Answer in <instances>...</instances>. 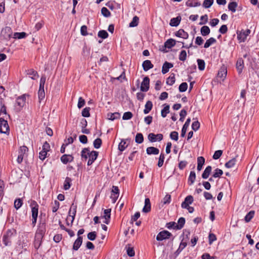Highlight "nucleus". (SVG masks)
I'll return each instance as SVG.
<instances>
[{
	"label": "nucleus",
	"instance_id": "f257e3e1",
	"mask_svg": "<svg viewBox=\"0 0 259 259\" xmlns=\"http://www.w3.org/2000/svg\"><path fill=\"white\" fill-rule=\"evenodd\" d=\"M30 206L31 209V225L34 227L36 225L37 220L39 205L36 201L31 200Z\"/></svg>",
	"mask_w": 259,
	"mask_h": 259
},
{
	"label": "nucleus",
	"instance_id": "f03ea898",
	"mask_svg": "<svg viewBox=\"0 0 259 259\" xmlns=\"http://www.w3.org/2000/svg\"><path fill=\"white\" fill-rule=\"evenodd\" d=\"M17 234V231L14 229H8L3 235V242L5 246H10L12 243V238Z\"/></svg>",
	"mask_w": 259,
	"mask_h": 259
},
{
	"label": "nucleus",
	"instance_id": "7ed1b4c3",
	"mask_svg": "<svg viewBox=\"0 0 259 259\" xmlns=\"http://www.w3.org/2000/svg\"><path fill=\"white\" fill-rule=\"evenodd\" d=\"M26 96H28V95L25 94L17 98L14 105V110L16 112L21 111L25 105Z\"/></svg>",
	"mask_w": 259,
	"mask_h": 259
},
{
	"label": "nucleus",
	"instance_id": "20e7f679",
	"mask_svg": "<svg viewBox=\"0 0 259 259\" xmlns=\"http://www.w3.org/2000/svg\"><path fill=\"white\" fill-rule=\"evenodd\" d=\"M0 133L9 135L10 128L8 121L3 118H0Z\"/></svg>",
	"mask_w": 259,
	"mask_h": 259
},
{
	"label": "nucleus",
	"instance_id": "39448f33",
	"mask_svg": "<svg viewBox=\"0 0 259 259\" xmlns=\"http://www.w3.org/2000/svg\"><path fill=\"white\" fill-rule=\"evenodd\" d=\"M13 34L12 29L9 26H6L2 29L1 33V36L4 39L9 40Z\"/></svg>",
	"mask_w": 259,
	"mask_h": 259
},
{
	"label": "nucleus",
	"instance_id": "423d86ee",
	"mask_svg": "<svg viewBox=\"0 0 259 259\" xmlns=\"http://www.w3.org/2000/svg\"><path fill=\"white\" fill-rule=\"evenodd\" d=\"M172 234L167 230H163L160 232L156 236L157 241H162L165 239H169L172 236Z\"/></svg>",
	"mask_w": 259,
	"mask_h": 259
},
{
	"label": "nucleus",
	"instance_id": "0eeeda50",
	"mask_svg": "<svg viewBox=\"0 0 259 259\" xmlns=\"http://www.w3.org/2000/svg\"><path fill=\"white\" fill-rule=\"evenodd\" d=\"M250 30L247 29L244 31H237V38L240 42H244L247 36L250 33Z\"/></svg>",
	"mask_w": 259,
	"mask_h": 259
},
{
	"label": "nucleus",
	"instance_id": "6e6552de",
	"mask_svg": "<svg viewBox=\"0 0 259 259\" xmlns=\"http://www.w3.org/2000/svg\"><path fill=\"white\" fill-rule=\"evenodd\" d=\"M163 135L161 134H157L156 135L151 133L148 135V139L151 143L156 141H161L163 139Z\"/></svg>",
	"mask_w": 259,
	"mask_h": 259
},
{
	"label": "nucleus",
	"instance_id": "1a4fd4ad",
	"mask_svg": "<svg viewBox=\"0 0 259 259\" xmlns=\"http://www.w3.org/2000/svg\"><path fill=\"white\" fill-rule=\"evenodd\" d=\"M46 231V223H39L38 226V228L37 229L35 236L40 237L41 238H44L45 235Z\"/></svg>",
	"mask_w": 259,
	"mask_h": 259
},
{
	"label": "nucleus",
	"instance_id": "9d476101",
	"mask_svg": "<svg viewBox=\"0 0 259 259\" xmlns=\"http://www.w3.org/2000/svg\"><path fill=\"white\" fill-rule=\"evenodd\" d=\"M150 79L148 76H145L141 83L140 90L142 92H146L149 89Z\"/></svg>",
	"mask_w": 259,
	"mask_h": 259
},
{
	"label": "nucleus",
	"instance_id": "9b49d317",
	"mask_svg": "<svg viewBox=\"0 0 259 259\" xmlns=\"http://www.w3.org/2000/svg\"><path fill=\"white\" fill-rule=\"evenodd\" d=\"M99 155L98 152L96 151H92L90 152L89 154V159L88 161V165H91L96 160Z\"/></svg>",
	"mask_w": 259,
	"mask_h": 259
},
{
	"label": "nucleus",
	"instance_id": "f8f14e48",
	"mask_svg": "<svg viewBox=\"0 0 259 259\" xmlns=\"http://www.w3.org/2000/svg\"><path fill=\"white\" fill-rule=\"evenodd\" d=\"M193 197L191 195L187 196L185 198L184 201L182 203L181 207L183 208H186L187 207H189V204H191L193 202Z\"/></svg>",
	"mask_w": 259,
	"mask_h": 259
},
{
	"label": "nucleus",
	"instance_id": "ddd939ff",
	"mask_svg": "<svg viewBox=\"0 0 259 259\" xmlns=\"http://www.w3.org/2000/svg\"><path fill=\"white\" fill-rule=\"evenodd\" d=\"M175 35L184 39H187L189 37V34L183 29H180L175 32Z\"/></svg>",
	"mask_w": 259,
	"mask_h": 259
},
{
	"label": "nucleus",
	"instance_id": "4468645a",
	"mask_svg": "<svg viewBox=\"0 0 259 259\" xmlns=\"http://www.w3.org/2000/svg\"><path fill=\"white\" fill-rule=\"evenodd\" d=\"M172 63L165 61L162 67V73L164 74L169 71L170 68L173 67Z\"/></svg>",
	"mask_w": 259,
	"mask_h": 259
},
{
	"label": "nucleus",
	"instance_id": "2eb2a0df",
	"mask_svg": "<svg viewBox=\"0 0 259 259\" xmlns=\"http://www.w3.org/2000/svg\"><path fill=\"white\" fill-rule=\"evenodd\" d=\"M82 243V237L78 236L73 243L72 249L75 251L77 250L81 245Z\"/></svg>",
	"mask_w": 259,
	"mask_h": 259
},
{
	"label": "nucleus",
	"instance_id": "dca6fc26",
	"mask_svg": "<svg viewBox=\"0 0 259 259\" xmlns=\"http://www.w3.org/2000/svg\"><path fill=\"white\" fill-rule=\"evenodd\" d=\"M236 67L239 74H240L244 68V60L242 58H239L236 62Z\"/></svg>",
	"mask_w": 259,
	"mask_h": 259
},
{
	"label": "nucleus",
	"instance_id": "f3484780",
	"mask_svg": "<svg viewBox=\"0 0 259 259\" xmlns=\"http://www.w3.org/2000/svg\"><path fill=\"white\" fill-rule=\"evenodd\" d=\"M142 67L145 71H147L149 69L153 68L154 65L150 60H146L143 62Z\"/></svg>",
	"mask_w": 259,
	"mask_h": 259
},
{
	"label": "nucleus",
	"instance_id": "a211bd4d",
	"mask_svg": "<svg viewBox=\"0 0 259 259\" xmlns=\"http://www.w3.org/2000/svg\"><path fill=\"white\" fill-rule=\"evenodd\" d=\"M190 122H191V119H190V118H188L186 120L185 124L183 125L182 128L181 134V136L182 137H184L185 136L187 128L190 125Z\"/></svg>",
	"mask_w": 259,
	"mask_h": 259
},
{
	"label": "nucleus",
	"instance_id": "6ab92c4d",
	"mask_svg": "<svg viewBox=\"0 0 259 259\" xmlns=\"http://www.w3.org/2000/svg\"><path fill=\"white\" fill-rule=\"evenodd\" d=\"M151 210V203L149 198L145 199V205L143 208L142 211L145 213L150 212Z\"/></svg>",
	"mask_w": 259,
	"mask_h": 259
},
{
	"label": "nucleus",
	"instance_id": "aec40b11",
	"mask_svg": "<svg viewBox=\"0 0 259 259\" xmlns=\"http://www.w3.org/2000/svg\"><path fill=\"white\" fill-rule=\"evenodd\" d=\"M181 21V17L180 16H178L177 17L171 19L169 25L171 26L177 27L180 24Z\"/></svg>",
	"mask_w": 259,
	"mask_h": 259
},
{
	"label": "nucleus",
	"instance_id": "412c9836",
	"mask_svg": "<svg viewBox=\"0 0 259 259\" xmlns=\"http://www.w3.org/2000/svg\"><path fill=\"white\" fill-rule=\"evenodd\" d=\"M43 238L35 236L34 240L33 241L34 247L37 250L41 245Z\"/></svg>",
	"mask_w": 259,
	"mask_h": 259
},
{
	"label": "nucleus",
	"instance_id": "4be33fe9",
	"mask_svg": "<svg viewBox=\"0 0 259 259\" xmlns=\"http://www.w3.org/2000/svg\"><path fill=\"white\" fill-rule=\"evenodd\" d=\"M146 153L148 155H157L159 153V150L156 147H149L146 149Z\"/></svg>",
	"mask_w": 259,
	"mask_h": 259
},
{
	"label": "nucleus",
	"instance_id": "5701e85b",
	"mask_svg": "<svg viewBox=\"0 0 259 259\" xmlns=\"http://www.w3.org/2000/svg\"><path fill=\"white\" fill-rule=\"evenodd\" d=\"M227 74V68L225 67H222L218 71V77L224 79L226 78Z\"/></svg>",
	"mask_w": 259,
	"mask_h": 259
},
{
	"label": "nucleus",
	"instance_id": "b1692460",
	"mask_svg": "<svg viewBox=\"0 0 259 259\" xmlns=\"http://www.w3.org/2000/svg\"><path fill=\"white\" fill-rule=\"evenodd\" d=\"M27 74L29 75H32L31 78L33 80L36 79L39 77V75L37 72L34 70L33 69H29L26 71Z\"/></svg>",
	"mask_w": 259,
	"mask_h": 259
},
{
	"label": "nucleus",
	"instance_id": "393cba45",
	"mask_svg": "<svg viewBox=\"0 0 259 259\" xmlns=\"http://www.w3.org/2000/svg\"><path fill=\"white\" fill-rule=\"evenodd\" d=\"M90 151L89 148H84L81 152V157L82 159L87 160L89 158Z\"/></svg>",
	"mask_w": 259,
	"mask_h": 259
},
{
	"label": "nucleus",
	"instance_id": "a878e982",
	"mask_svg": "<svg viewBox=\"0 0 259 259\" xmlns=\"http://www.w3.org/2000/svg\"><path fill=\"white\" fill-rule=\"evenodd\" d=\"M237 157H238V156L237 155V156H236L235 157L233 158L232 159H230L229 161L227 162L225 164V166L228 168H230L233 167L236 164V163L237 161L236 158Z\"/></svg>",
	"mask_w": 259,
	"mask_h": 259
},
{
	"label": "nucleus",
	"instance_id": "bb28decb",
	"mask_svg": "<svg viewBox=\"0 0 259 259\" xmlns=\"http://www.w3.org/2000/svg\"><path fill=\"white\" fill-rule=\"evenodd\" d=\"M212 170V167L210 165L207 166L205 170H204L202 174V178L204 179H206L209 177V175L210 174V172Z\"/></svg>",
	"mask_w": 259,
	"mask_h": 259
},
{
	"label": "nucleus",
	"instance_id": "cd10ccee",
	"mask_svg": "<svg viewBox=\"0 0 259 259\" xmlns=\"http://www.w3.org/2000/svg\"><path fill=\"white\" fill-rule=\"evenodd\" d=\"M176 41L174 39L169 38L164 42V46L168 49H171L176 45Z\"/></svg>",
	"mask_w": 259,
	"mask_h": 259
},
{
	"label": "nucleus",
	"instance_id": "c85d7f7f",
	"mask_svg": "<svg viewBox=\"0 0 259 259\" xmlns=\"http://www.w3.org/2000/svg\"><path fill=\"white\" fill-rule=\"evenodd\" d=\"M153 107V104L151 101H148L145 105V109H144V113L145 114H147L150 112Z\"/></svg>",
	"mask_w": 259,
	"mask_h": 259
},
{
	"label": "nucleus",
	"instance_id": "c756f323",
	"mask_svg": "<svg viewBox=\"0 0 259 259\" xmlns=\"http://www.w3.org/2000/svg\"><path fill=\"white\" fill-rule=\"evenodd\" d=\"M120 114L118 112L109 113L107 114V118L110 120H114L120 118Z\"/></svg>",
	"mask_w": 259,
	"mask_h": 259
},
{
	"label": "nucleus",
	"instance_id": "7c9ffc66",
	"mask_svg": "<svg viewBox=\"0 0 259 259\" xmlns=\"http://www.w3.org/2000/svg\"><path fill=\"white\" fill-rule=\"evenodd\" d=\"M71 182L72 179L69 177H66L64 183V189L65 190L69 189L72 185Z\"/></svg>",
	"mask_w": 259,
	"mask_h": 259
},
{
	"label": "nucleus",
	"instance_id": "2f4dec72",
	"mask_svg": "<svg viewBox=\"0 0 259 259\" xmlns=\"http://www.w3.org/2000/svg\"><path fill=\"white\" fill-rule=\"evenodd\" d=\"M238 7V4L236 2H230L228 6V8L229 11L232 13H235L236 11V8Z\"/></svg>",
	"mask_w": 259,
	"mask_h": 259
},
{
	"label": "nucleus",
	"instance_id": "473e14b6",
	"mask_svg": "<svg viewBox=\"0 0 259 259\" xmlns=\"http://www.w3.org/2000/svg\"><path fill=\"white\" fill-rule=\"evenodd\" d=\"M128 145V144H127L125 140L122 139L118 145V150L122 152L127 147Z\"/></svg>",
	"mask_w": 259,
	"mask_h": 259
},
{
	"label": "nucleus",
	"instance_id": "72a5a7b5",
	"mask_svg": "<svg viewBox=\"0 0 259 259\" xmlns=\"http://www.w3.org/2000/svg\"><path fill=\"white\" fill-rule=\"evenodd\" d=\"M164 108L161 110V115L164 118L166 116L167 114L169 113V105L166 104L163 105Z\"/></svg>",
	"mask_w": 259,
	"mask_h": 259
},
{
	"label": "nucleus",
	"instance_id": "f704fd0d",
	"mask_svg": "<svg viewBox=\"0 0 259 259\" xmlns=\"http://www.w3.org/2000/svg\"><path fill=\"white\" fill-rule=\"evenodd\" d=\"M185 224V219L181 217L179 219L178 224H177L176 230H181L182 229Z\"/></svg>",
	"mask_w": 259,
	"mask_h": 259
},
{
	"label": "nucleus",
	"instance_id": "c9c22d12",
	"mask_svg": "<svg viewBox=\"0 0 259 259\" xmlns=\"http://www.w3.org/2000/svg\"><path fill=\"white\" fill-rule=\"evenodd\" d=\"M196 179V174L195 171H191L188 178V183L189 185H192L195 182Z\"/></svg>",
	"mask_w": 259,
	"mask_h": 259
},
{
	"label": "nucleus",
	"instance_id": "e433bc0d",
	"mask_svg": "<svg viewBox=\"0 0 259 259\" xmlns=\"http://www.w3.org/2000/svg\"><path fill=\"white\" fill-rule=\"evenodd\" d=\"M175 74L174 73H171L167 78L166 83L168 85H172L175 83Z\"/></svg>",
	"mask_w": 259,
	"mask_h": 259
},
{
	"label": "nucleus",
	"instance_id": "4c0bfd02",
	"mask_svg": "<svg viewBox=\"0 0 259 259\" xmlns=\"http://www.w3.org/2000/svg\"><path fill=\"white\" fill-rule=\"evenodd\" d=\"M201 34L203 36H206L210 33V30L208 26H203L200 29Z\"/></svg>",
	"mask_w": 259,
	"mask_h": 259
},
{
	"label": "nucleus",
	"instance_id": "58836bf2",
	"mask_svg": "<svg viewBox=\"0 0 259 259\" xmlns=\"http://www.w3.org/2000/svg\"><path fill=\"white\" fill-rule=\"evenodd\" d=\"M255 213V211L254 210H250L249 212L247 213L244 218V220L246 223L249 222L251 219L253 218Z\"/></svg>",
	"mask_w": 259,
	"mask_h": 259
},
{
	"label": "nucleus",
	"instance_id": "ea45409f",
	"mask_svg": "<svg viewBox=\"0 0 259 259\" xmlns=\"http://www.w3.org/2000/svg\"><path fill=\"white\" fill-rule=\"evenodd\" d=\"M217 42V40L213 37H210L206 40L204 45V48H209L211 45Z\"/></svg>",
	"mask_w": 259,
	"mask_h": 259
},
{
	"label": "nucleus",
	"instance_id": "a19ab883",
	"mask_svg": "<svg viewBox=\"0 0 259 259\" xmlns=\"http://www.w3.org/2000/svg\"><path fill=\"white\" fill-rule=\"evenodd\" d=\"M139 18L138 16H135L133 17L132 21L130 23L129 26L134 27L138 26L139 24Z\"/></svg>",
	"mask_w": 259,
	"mask_h": 259
},
{
	"label": "nucleus",
	"instance_id": "79ce46f5",
	"mask_svg": "<svg viewBox=\"0 0 259 259\" xmlns=\"http://www.w3.org/2000/svg\"><path fill=\"white\" fill-rule=\"evenodd\" d=\"M223 174V170L220 168H217L214 169L212 177L214 178H220Z\"/></svg>",
	"mask_w": 259,
	"mask_h": 259
},
{
	"label": "nucleus",
	"instance_id": "37998d69",
	"mask_svg": "<svg viewBox=\"0 0 259 259\" xmlns=\"http://www.w3.org/2000/svg\"><path fill=\"white\" fill-rule=\"evenodd\" d=\"M26 36L27 34L25 32H15L14 34L13 38L17 39H22L26 37Z\"/></svg>",
	"mask_w": 259,
	"mask_h": 259
},
{
	"label": "nucleus",
	"instance_id": "c03bdc74",
	"mask_svg": "<svg viewBox=\"0 0 259 259\" xmlns=\"http://www.w3.org/2000/svg\"><path fill=\"white\" fill-rule=\"evenodd\" d=\"M144 141V137L142 133H137L135 137V142L137 144H141Z\"/></svg>",
	"mask_w": 259,
	"mask_h": 259
},
{
	"label": "nucleus",
	"instance_id": "a18cd8bd",
	"mask_svg": "<svg viewBox=\"0 0 259 259\" xmlns=\"http://www.w3.org/2000/svg\"><path fill=\"white\" fill-rule=\"evenodd\" d=\"M198 69L200 71L204 70L205 66V63L203 60L198 59L197 60Z\"/></svg>",
	"mask_w": 259,
	"mask_h": 259
},
{
	"label": "nucleus",
	"instance_id": "49530a36",
	"mask_svg": "<svg viewBox=\"0 0 259 259\" xmlns=\"http://www.w3.org/2000/svg\"><path fill=\"white\" fill-rule=\"evenodd\" d=\"M187 244L185 242L182 241L180 244L179 248L175 252L176 255H178L183 249H184L187 246Z\"/></svg>",
	"mask_w": 259,
	"mask_h": 259
},
{
	"label": "nucleus",
	"instance_id": "de8ad7c7",
	"mask_svg": "<svg viewBox=\"0 0 259 259\" xmlns=\"http://www.w3.org/2000/svg\"><path fill=\"white\" fill-rule=\"evenodd\" d=\"M23 204V201L21 198H17L14 201V207L18 210L19 209Z\"/></svg>",
	"mask_w": 259,
	"mask_h": 259
},
{
	"label": "nucleus",
	"instance_id": "09e8293b",
	"mask_svg": "<svg viewBox=\"0 0 259 259\" xmlns=\"http://www.w3.org/2000/svg\"><path fill=\"white\" fill-rule=\"evenodd\" d=\"M108 32L104 30H100L98 32V37L102 38V39H105L108 37Z\"/></svg>",
	"mask_w": 259,
	"mask_h": 259
},
{
	"label": "nucleus",
	"instance_id": "8fccbe9b",
	"mask_svg": "<svg viewBox=\"0 0 259 259\" xmlns=\"http://www.w3.org/2000/svg\"><path fill=\"white\" fill-rule=\"evenodd\" d=\"M102 141L100 138H97L93 142V145L95 148L99 149L101 147Z\"/></svg>",
	"mask_w": 259,
	"mask_h": 259
},
{
	"label": "nucleus",
	"instance_id": "3c124183",
	"mask_svg": "<svg viewBox=\"0 0 259 259\" xmlns=\"http://www.w3.org/2000/svg\"><path fill=\"white\" fill-rule=\"evenodd\" d=\"M213 0H204L202 6L205 9L209 8L213 4Z\"/></svg>",
	"mask_w": 259,
	"mask_h": 259
},
{
	"label": "nucleus",
	"instance_id": "603ef678",
	"mask_svg": "<svg viewBox=\"0 0 259 259\" xmlns=\"http://www.w3.org/2000/svg\"><path fill=\"white\" fill-rule=\"evenodd\" d=\"M201 4L199 2L193 3L191 0H188L186 3V5L190 7H195L200 6Z\"/></svg>",
	"mask_w": 259,
	"mask_h": 259
},
{
	"label": "nucleus",
	"instance_id": "864d4df0",
	"mask_svg": "<svg viewBox=\"0 0 259 259\" xmlns=\"http://www.w3.org/2000/svg\"><path fill=\"white\" fill-rule=\"evenodd\" d=\"M101 14L105 17H109L111 16V13L110 11L107 9L106 7H103L101 9Z\"/></svg>",
	"mask_w": 259,
	"mask_h": 259
},
{
	"label": "nucleus",
	"instance_id": "5fc2aeb1",
	"mask_svg": "<svg viewBox=\"0 0 259 259\" xmlns=\"http://www.w3.org/2000/svg\"><path fill=\"white\" fill-rule=\"evenodd\" d=\"M90 107H85L84 108L82 112H81V115L83 117H89L90 116Z\"/></svg>",
	"mask_w": 259,
	"mask_h": 259
},
{
	"label": "nucleus",
	"instance_id": "6e6d98bb",
	"mask_svg": "<svg viewBox=\"0 0 259 259\" xmlns=\"http://www.w3.org/2000/svg\"><path fill=\"white\" fill-rule=\"evenodd\" d=\"M97 237V233L95 231L91 232L87 235V238L89 240L94 241Z\"/></svg>",
	"mask_w": 259,
	"mask_h": 259
},
{
	"label": "nucleus",
	"instance_id": "4d7b16f0",
	"mask_svg": "<svg viewBox=\"0 0 259 259\" xmlns=\"http://www.w3.org/2000/svg\"><path fill=\"white\" fill-rule=\"evenodd\" d=\"M188 88V84L187 82H182L179 87L180 92H184L187 91Z\"/></svg>",
	"mask_w": 259,
	"mask_h": 259
},
{
	"label": "nucleus",
	"instance_id": "13d9d810",
	"mask_svg": "<svg viewBox=\"0 0 259 259\" xmlns=\"http://www.w3.org/2000/svg\"><path fill=\"white\" fill-rule=\"evenodd\" d=\"M187 58V53L186 51L182 50L181 51L179 56V59L180 61H185Z\"/></svg>",
	"mask_w": 259,
	"mask_h": 259
},
{
	"label": "nucleus",
	"instance_id": "bf43d9fd",
	"mask_svg": "<svg viewBox=\"0 0 259 259\" xmlns=\"http://www.w3.org/2000/svg\"><path fill=\"white\" fill-rule=\"evenodd\" d=\"M170 138L176 141H177L179 139V134L176 131L171 132L169 135Z\"/></svg>",
	"mask_w": 259,
	"mask_h": 259
},
{
	"label": "nucleus",
	"instance_id": "052dcab7",
	"mask_svg": "<svg viewBox=\"0 0 259 259\" xmlns=\"http://www.w3.org/2000/svg\"><path fill=\"white\" fill-rule=\"evenodd\" d=\"M164 158V154L163 153H161L159 156L158 162L157 163V165L158 167H160L163 165Z\"/></svg>",
	"mask_w": 259,
	"mask_h": 259
},
{
	"label": "nucleus",
	"instance_id": "680f3d73",
	"mask_svg": "<svg viewBox=\"0 0 259 259\" xmlns=\"http://www.w3.org/2000/svg\"><path fill=\"white\" fill-rule=\"evenodd\" d=\"M133 116V113L130 111H127L125 113H124L123 116H122V119L123 120H129L131 119Z\"/></svg>",
	"mask_w": 259,
	"mask_h": 259
},
{
	"label": "nucleus",
	"instance_id": "e2e57ef3",
	"mask_svg": "<svg viewBox=\"0 0 259 259\" xmlns=\"http://www.w3.org/2000/svg\"><path fill=\"white\" fill-rule=\"evenodd\" d=\"M69 154L63 155L60 158L61 162L63 164H66L67 163H68L69 162V159L68 158H69Z\"/></svg>",
	"mask_w": 259,
	"mask_h": 259
},
{
	"label": "nucleus",
	"instance_id": "0e129e2a",
	"mask_svg": "<svg viewBox=\"0 0 259 259\" xmlns=\"http://www.w3.org/2000/svg\"><path fill=\"white\" fill-rule=\"evenodd\" d=\"M223 154V151L221 150H218L214 152V154L212 156L213 159L217 160L220 158Z\"/></svg>",
	"mask_w": 259,
	"mask_h": 259
},
{
	"label": "nucleus",
	"instance_id": "69168bd1",
	"mask_svg": "<svg viewBox=\"0 0 259 259\" xmlns=\"http://www.w3.org/2000/svg\"><path fill=\"white\" fill-rule=\"evenodd\" d=\"M217 240V237L213 233H210L208 235V242L209 244H211L213 242Z\"/></svg>",
	"mask_w": 259,
	"mask_h": 259
},
{
	"label": "nucleus",
	"instance_id": "338daca9",
	"mask_svg": "<svg viewBox=\"0 0 259 259\" xmlns=\"http://www.w3.org/2000/svg\"><path fill=\"white\" fill-rule=\"evenodd\" d=\"M200 125V123L198 120L193 122L191 126L192 130L194 131H197L199 128Z\"/></svg>",
	"mask_w": 259,
	"mask_h": 259
},
{
	"label": "nucleus",
	"instance_id": "774afa93",
	"mask_svg": "<svg viewBox=\"0 0 259 259\" xmlns=\"http://www.w3.org/2000/svg\"><path fill=\"white\" fill-rule=\"evenodd\" d=\"M140 217V212H136L134 215H132L131 220V223L133 224L134 222L137 221Z\"/></svg>",
	"mask_w": 259,
	"mask_h": 259
}]
</instances>
